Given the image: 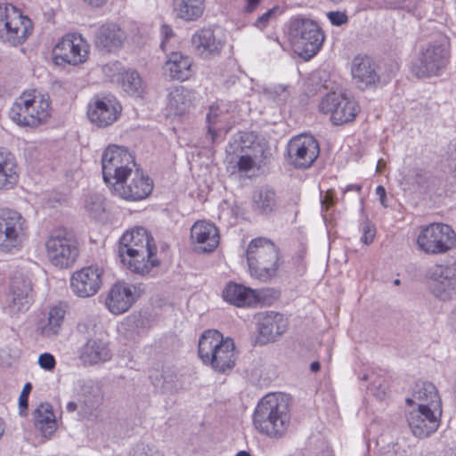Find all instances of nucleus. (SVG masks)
Here are the masks:
<instances>
[{"label":"nucleus","instance_id":"f8f14e48","mask_svg":"<svg viewBox=\"0 0 456 456\" xmlns=\"http://www.w3.org/2000/svg\"><path fill=\"white\" fill-rule=\"evenodd\" d=\"M319 108L322 113L330 114V121L336 126L353 121L359 111V106L354 99L336 92L327 94L322 99Z\"/></svg>","mask_w":456,"mask_h":456},{"label":"nucleus","instance_id":"0e129e2a","mask_svg":"<svg viewBox=\"0 0 456 456\" xmlns=\"http://www.w3.org/2000/svg\"><path fill=\"white\" fill-rule=\"evenodd\" d=\"M4 432V426L2 419H0V438L2 437L3 434Z\"/></svg>","mask_w":456,"mask_h":456},{"label":"nucleus","instance_id":"ea45409f","mask_svg":"<svg viewBox=\"0 0 456 456\" xmlns=\"http://www.w3.org/2000/svg\"><path fill=\"white\" fill-rule=\"evenodd\" d=\"M121 83L123 89L129 94L141 96L144 92V83L134 70H127L122 74Z\"/></svg>","mask_w":456,"mask_h":456},{"label":"nucleus","instance_id":"6ab92c4d","mask_svg":"<svg viewBox=\"0 0 456 456\" xmlns=\"http://www.w3.org/2000/svg\"><path fill=\"white\" fill-rule=\"evenodd\" d=\"M140 290L135 285L124 281L113 284L106 298V306L114 314H123L136 302Z\"/></svg>","mask_w":456,"mask_h":456},{"label":"nucleus","instance_id":"13d9d810","mask_svg":"<svg viewBox=\"0 0 456 456\" xmlns=\"http://www.w3.org/2000/svg\"><path fill=\"white\" fill-rule=\"evenodd\" d=\"M261 0H248L247 11L252 12Z\"/></svg>","mask_w":456,"mask_h":456},{"label":"nucleus","instance_id":"69168bd1","mask_svg":"<svg viewBox=\"0 0 456 456\" xmlns=\"http://www.w3.org/2000/svg\"><path fill=\"white\" fill-rule=\"evenodd\" d=\"M236 456H250V454L248 452L240 451L236 454Z\"/></svg>","mask_w":456,"mask_h":456},{"label":"nucleus","instance_id":"49530a36","mask_svg":"<svg viewBox=\"0 0 456 456\" xmlns=\"http://www.w3.org/2000/svg\"><path fill=\"white\" fill-rule=\"evenodd\" d=\"M327 17L329 18L330 23L335 26H341L347 22L348 17L344 12H329L327 13Z\"/></svg>","mask_w":456,"mask_h":456},{"label":"nucleus","instance_id":"603ef678","mask_svg":"<svg viewBox=\"0 0 456 456\" xmlns=\"http://www.w3.org/2000/svg\"><path fill=\"white\" fill-rule=\"evenodd\" d=\"M446 155L449 167L456 170V142L448 145Z\"/></svg>","mask_w":456,"mask_h":456},{"label":"nucleus","instance_id":"de8ad7c7","mask_svg":"<svg viewBox=\"0 0 456 456\" xmlns=\"http://www.w3.org/2000/svg\"><path fill=\"white\" fill-rule=\"evenodd\" d=\"M30 100H32L31 106H30L31 107V110H30L31 114L35 115L37 113V110H38L37 106L43 101H45L48 103L49 110H51L50 98L48 95H44L41 94H36L34 93H30Z\"/></svg>","mask_w":456,"mask_h":456},{"label":"nucleus","instance_id":"cd10ccee","mask_svg":"<svg viewBox=\"0 0 456 456\" xmlns=\"http://www.w3.org/2000/svg\"><path fill=\"white\" fill-rule=\"evenodd\" d=\"M406 403L411 404H422L426 407H430L434 410L440 409V399L436 387L429 382L416 383L413 387L412 397L406 399Z\"/></svg>","mask_w":456,"mask_h":456},{"label":"nucleus","instance_id":"338daca9","mask_svg":"<svg viewBox=\"0 0 456 456\" xmlns=\"http://www.w3.org/2000/svg\"><path fill=\"white\" fill-rule=\"evenodd\" d=\"M323 455L324 456H333V453L331 451L326 450L325 452H323Z\"/></svg>","mask_w":456,"mask_h":456},{"label":"nucleus","instance_id":"bf43d9fd","mask_svg":"<svg viewBox=\"0 0 456 456\" xmlns=\"http://www.w3.org/2000/svg\"><path fill=\"white\" fill-rule=\"evenodd\" d=\"M361 185L359 184H349L346 186V188L345 189V191L344 192H347V191H361Z\"/></svg>","mask_w":456,"mask_h":456},{"label":"nucleus","instance_id":"09e8293b","mask_svg":"<svg viewBox=\"0 0 456 456\" xmlns=\"http://www.w3.org/2000/svg\"><path fill=\"white\" fill-rule=\"evenodd\" d=\"M238 169L241 172H247L251 170L255 166L253 159L248 155L241 156L237 163Z\"/></svg>","mask_w":456,"mask_h":456},{"label":"nucleus","instance_id":"3c124183","mask_svg":"<svg viewBox=\"0 0 456 456\" xmlns=\"http://www.w3.org/2000/svg\"><path fill=\"white\" fill-rule=\"evenodd\" d=\"M32 390V385L30 383H26L23 387V389L20 393V398H19V404L20 408L27 409L28 408V395Z\"/></svg>","mask_w":456,"mask_h":456},{"label":"nucleus","instance_id":"c85d7f7f","mask_svg":"<svg viewBox=\"0 0 456 456\" xmlns=\"http://www.w3.org/2000/svg\"><path fill=\"white\" fill-rule=\"evenodd\" d=\"M18 179V166L13 155L0 148V191L12 189Z\"/></svg>","mask_w":456,"mask_h":456},{"label":"nucleus","instance_id":"a211bd4d","mask_svg":"<svg viewBox=\"0 0 456 456\" xmlns=\"http://www.w3.org/2000/svg\"><path fill=\"white\" fill-rule=\"evenodd\" d=\"M430 407L419 404L417 410L407 414V422L412 434L419 438H424L433 434L439 427L441 410L438 415Z\"/></svg>","mask_w":456,"mask_h":456},{"label":"nucleus","instance_id":"e2e57ef3","mask_svg":"<svg viewBox=\"0 0 456 456\" xmlns=\"http://www.w3.org/2000/svg\"><path fill=\"white\" fill-rule=\"evenodd\" d=\"M77 409V405L75 402H69L68 404H67V410L69 412H73L75 411Z\"/></svg>","mask_w":456,"mask_h":456},{"label":"nucleus","instance_id":"e433bc0d","mask_svg":"<svg viewBox=\"0 0 456 456\" xmlns=\"http://www.w3.org/2000/svg\"><path fill=\"white\" fill-rule=\"evenodd\" d=\"M204 0H174L176 16L186 21L199 19L204 12Z\"/></svg>","mask_w":456,"mask_h":456},{"label":"nucleus","instance_id":"1a4fd4ad","mask_svg":"<svg viewBox=\"0 0 456 456\" xmlns=\"http://www.w3.org/2000/svg\"><path fill=\"white\" fill-rule=\"evenodd\" d=\"M102 167L104 182L112 184L114 189L118 183L128 180L135 167V162L126 149L110 146L102 154Z\"/></svg>","mask_w":456,"mask_h":456},{"label":"nucleus","instance_id":"5701e85b","mask_svg":"<svg viewBox=\"0 0 456 456\" xmlns=\"http://www.w3.org/2000/svg\"><path fill=\"white\" fill-rule=\"evenodd\" d=\"M353 79L361 90L375 86L379 80L378 65L367 55H357L352 62Z\"/></svg>","mask_w":456,"mask_h":456},{"label":"nucleus","instance_id":"20e7f679","mask_svg":"<svg viewBox=\"0 0 456 456\" xmlns=\"http://www.w3.org/2000/svg\"><path fill=\"white\" fill-rule=\"evenodd\" d=\"M246 256L251 276L262 281L276 276L280 267L279 251L272 241L265 238L252 240Z\"/></svg>","mask_w":456,"mask_h":456},{"label":"nucleus","instance_id":"9d476101","mask_svg":"<svg viewBox=\"0 0 456 456\" xmlns=\"http://www.w3.org/2000/svg\"><path fill=\"white\" fill-rule=\"evenodd\" d=\"M32 31L31 20L11 4H0V38L12 45L22 44Z\"/></svg>","mask_w":456,"mask_h":456},{"label":"nucleus","instance_id":"a878e982","mask_svg":"<svg viewBox=\"0 0 456 456\" xmlns=\"http://www.w3.org/2000/svg\"><path fill=\"white\" fill-rule=\"evenodd\" d=\"M191 238L194 243L200 244L204 252L213 251L219 243L218 230L214 224L198 221L191 229Z\"/></svg>","mask_w":456,"mask_h":456},{"label":"nucleus","instance_id":"864d4df0","mask_svg":"<svg viewBox=\"0 0 456 456\" xmlns=\"http://www.w3.org/2000/svg\"><path fill=\"white\" fill-rule=\"evenodd\" d=\"M274 13V10H268L265 13H263L256 20V26L259 28H263L266 26L268 23L271 16Z\"/></svg>","mask_w":456,"mask_h":456},{"label":"nucleus","instance_id":"412c9836","mask_svg":"<svg viewBox=\"0 0 456 456\" xmlns=\"http://www.w3.org/2000/svg\"><path fill=\"white\" fill-rule=\"evenodd\" d=\"M131 176L128 183H118L114 191L126 200L137 201L147 198L153 189L152 181L137 168L133 170Z\"/></svg>","mask_w":456,"mask_h":456},{"label":"nucleus","instance_id":"dca6fc26","mask_svg":"<svg viewBox=\"0 0 456 456\" xmlns=\"http://www.w3.org/2000/svg\"><path fill=\"white\" fill-rule=\"evenodd\" d=\"M103 270L97 265H90L75 272L70 278V289L79 297L94 296L102 284Z\"/></svg>","mask_w":456,"mask_h":456},{"label":"nucleus","instance_id":"774afa93","mask_svg":"<svg viewBox=\"0 0 456 456\" xmlns=\"http://www.w3.org/2000/svg\"><path fill=\"white\" fill-rule=\"evenodd\" d=\"M395 284H399V280H395Z\"/></svg>","mask_w":456,"mask_h":456},{"label":"nucleus","instance_id":"aec40b11","mask_svg":"<svg viewBox=\"0 0 456 456\" xmlns=\"http://www.w3.org/2000/svg\"><path fill=\"white\" fill-rule=\"evenodd\" d=\"M88 48L81 36L67 35L56 45L55 58L71 65H77L86 61Z\"/></svg>","mask_w":456,"mask_h":456},{"label":"nucleus","instance_id":"72a5a7b5","mask_svg":"<svg viewBox=\"0 0 456 456\" xmlns=\"http://www.w3.org/2000/svg\"><path fill=\"white\" fill-rule=\"evenodd\" d=\"M66 311L62 306L55 305L48 312L45 320L40 321L37 330L41 336L46 338L56 337L61 329Z\"/></svg>","mask_w":456,"mask_h":456},{"label":"nucleus","instance_id":"0eeeda50","mask_svg":"<svg viewBox=\"0 0 456 456\" xmlns=\"http://www.w3.org/2000/svg\"><path fill=\"white\" fill-rule=\"evenodd\" d=\"M45 248L49 262L61 269L73 266L79 256L78 241L75 234L66 229L51 232Z\"/></svg>","mask_w":456,"mask_h":456},{"label":"nucleus","instance_id":"6e6d98bb","mask_svg":"<svg viewBox=\"0 0 456 456\" xmlns=\"http://www.w3.org/2000/svg\"><path fill=\"white\" fill-rule=\"evenodd\" d=\"M161 33L164 36L165 40H167L169 37H173V30L167 25H163L161 27Z\"/></svg>","mask_w":456,"mask_h":456},{"label":"nucleus","instance_id":"2eb2a0df","mask_svg":"<svg viewBox=\"0 0 456 456\" xmlns=\"http://www.w3.org/2000/svg\"><path fill=\"white\" fill-rule=\"evenodd\" d=\"M30 93H24L13 102L9 117L16 124L22 126H37L49 117V105L43 101L37 106V113L31 114Z\"/></svg>","mask_w":456,"mask_h":456},{"label":"nucleus","instance_id":"c9c22d12","mask_svg":"<svg viewBox=\"0 0 456 456\" xmlns=\"http://www.w3.org/2000/svg\"><path fill=\"white\" fill-rule=\"evenodd\" d=\"M276 207V193L268 187L263 186L253 192L252 209L260 215L273 212Z\"/></svg>","mask_w":456,"mask_h":456},{"label":"nucleus","instance_id":"4d7b16f0","mask_svg":"<svg viewBox=\"0 0 456 456\" xmlns=\"http://www.w3.org/2000/svg\"><path fill=\"white\" fill-rule=\"evenodd\" d=\"M108 0H84L86 4L93 7L102 6Z\"/></svg>","mask_w":456,"mask_h":456},{"label":"nucleus","instance_id":"ddd939ff","mask_svg":"<svg viewBox=\"0 0 456 456\" xmlns=\"http://www.w3.org/2000/svg\"><path fill=\"white\" fill-rule=\"evenodd\" d=\"M426 276L436 297L442 301L456 297V263L434 265L428 270Z\"/></svg>","mask_w":456,"mask_h":456},{"label":"nucleus","instance_id":"a19ab883","mask_svg":"<svg viewBox=\"0 0 456 456\" xmlns=\"http://www.w3.org/2000/svg\"><path fill=\"white\" fill-rule=\"evenodd\" d=\"M265 92L270 99L278 104L285 103L290 99V92L288 86L274 85L265 88Z\"/></svg>","mask_w":456,"mask_h":456},{"label":"nucleus","instance_id":"f3484780","mask_svg":"<svg viewBox=\"0 0 456 456\" xmlns=\"http://www.w3.org/2000/svg\"><path fill=\"white\" fill-rule=\"evenodd\" d=\"M120 112L121 106L114 97H95L89 103L87 116L95 126L106 127L118 119Z\"/></svg>","mask_w":456,"mask_h":456},{"label":"nucleus","instance_id":"4be33fe9","mask_svg":"<svg viewBox=\"0 0 456 456\" xmlns=\"http://www.w3.org/2000/svg\"><path fill=\"white\" fill-rule=\"evenodd\" d=\"M32 283L23 274H14L10 283L9 307L13 312L27 311L32 302Z\"/></svg>","mask_w":456,"mask_h":456},{"label":"nucleus","instance_id":"f257e3e1","mask_svg":"<svg viewBox=\"0 0 456 456\" xmlns=\"http://www.w3.org/2000/svg\"><path fill=\"white\" fill-rule=\"evenodd\" d=\"M146 229L137 227L125 232L119 240L118 256L132 273L145 275L159 265L157 248Z\"/></svg>","mask_w":456,"mask_h":456},{"label":"nucleus","instance_id":"052dcab7","mask_svg":"<svg viewBox=\"0 0 456 456\" xmlns=\"http://www.w3.org/2000/svg\"><path fill=\"white\" fill-rule=\"evenodd\" d=\"M386 162L383 159H379L377 164L376 170L378 173H381L385 168Z\"/></svg>","mask_w":456,"mask_h":456},{"label":"nucleus","instance_id":"9b49d317","mask_svg":"<svg viewBox=\"0 0 456 456\" xmlns=\"http://www.w3.org/2000/svg\"><path fill=\"white\" fill-rule=\"evenodd\" d=\"M417 245L427 254H444L455 247L456 233L448 224L434 223L421 229Z\"/></svg>","mask_w":456,"mask_h":456},{"label":"nucleus","instance_id":"39448f33","mask_svg":"<svg viewBox=\"0 0 456 456\" xmlns=\"http://www.w3.org/2000/svg\"><path fill=\"white\" fill-rule=\"evenodd\" d=\"M450 58L448 38L441 37L423 46L411 64L412 74L419 77L437 76L445 69Z\"/></svg>","mask_w":456,"mask_h":456},{"label":"nucleus","instance_id":"5fc2aeb1","mask_svg":"<svg viewBox=\"0 0 456 456\" xmlns=\"http://www.w3.org/2000/svg\"><path fill=\"white\" fill-rule=\"evenodd\" d=\"M376 194L379 197V202L380 204L387 208V205L386 203V199H387V194H386V190L383 186L381 185H379L377 188H376Z\"/></svg>","mask_w":456,"mask_h":456},{"label":"nucleus","instance_id":"79ce46f5","mask_svg":"<svg viewBox=\"0 0 456 456\" xmlns=\"http://www.w3.org/2000/svg\"><path fill=\"white\" fill-rule=\"evenodd\" d=\"M385 7L389 9H404L407 8L409 12H412L418 18H421L424 15V12L422 10V2L419 1L418 4L413 7H409L405 4L404 2H400L398 0H389L385 1Z\"/></svg>","mask_w":456,"mask_h":456},{"label":"nucleus","instance_id":"393cba45","mask_svg":"<svg viewBox=\"0 0 456 456\" xmlns=\"http://www.w3.org/2000/svg\"><path fill=\"white\" fill-rule=\"evenodd\" d=\"M126 33L116 23L102 25L95 34V45L108 53L119 49L126 40Z\"/></svg>","mask_w":456,"mask_h":456},{"label":"nucleus","instance_id":"4c0bfd02","mask_svg":"<svg viewBox=\"0 0 456 456\" xmlns=\"http://www.w3.org/2000/svg\"><path fill=\"white\" fill-rule=\"evenodd\" d=\"M152 385L157 393L163 395H173L179 390L177 377L171 370L157 371L151 376Z\"/></svg>","mask_w":456,"mask_h":456},{"label":"nucleus","instance_id":"7ed1b4c3","mask_svg":"<svg viewBox=\"0 0 456 456\" xmlns=\"http://www.w3.org/2000/svg\"><path fill=\"white\" fill-rule=\"evenodd\" d=\"M234 343L232 339H224L222 334L215 330L203 332L199 340V356L202 362L217 372L224 373L235 365Z\"/></svg>","mask_w":456,"mask_h":456},{"label":"nucleus","instance_id":"a18cd8bd","mask_svg":"<svg viewBox=\"0 0 456 456\" xmlns=\"http://www.w3.org/2000/svg\"><path fill=\"white\" fill-rule=\"evenodd\" d=\"M55 359L53 354L49 353H44L38 357V364L45 370H53L55 367Z\"/></svg>","mask_w":456,"mask_h":456},{"label":"nucleus","instance_id":"f03ea898","mask_svg":"<svg viewBox=\"0 0 456 456\" xmlns=\"http://www.w3.org/2000/svg\"><path fill=\"white\" fill-rule=\"evenodd\" d=\"M290 424L289 398L282 394H268L257 403L253 414V425L262 435L280 439Z\"/></svg>","mask_w":456,"mask_h":456},{"label":"nucleus","instance_id":"b1692460","mask_svg":"<svg viewBox=\"0 0 456 456\" xmlns=\"http://www.w3.org/2000/svg\"><path fill=\"white\" fill-rule=\"evenodd\" d=\"M191 45L195 53L203 59L219 55L224 47L222 39L209 28L197 31L191 37Z\"/></svg>","mask_w":456,"mask_h":456},{"label":"nucleus","instance_id":"bb28decb","mask_svg":"<svg viewBox=\"0 0 456 456\" xmlns=\"http://www.w3.org/2000/svg\"><path fill=\"white\" fill-rule=\"evenodd\" d=\"M192 60L188 55L179 52H173L167 56L163 69L165 75L171 79L186 80L191 77Z\"/></svg>","mask_w":456,"mask_h":456},{"label":"nucleus","instance_id":"c03bdc74","mask_svg":"<svg viewBox=\"0 0 456 456\" xmlns=\"http://www.w3.org/2000/svg\"><path fill=\"white\" fill-rule=\"evenodd\" d=\"M131 456H163L159 451L153 450L145 444H137L134 447Z\"/></svg>","mask_w":456,"mask_h":456},{"label":"nucleus","instance_id":"c756f323","mask_svg":"<svg viewBox=\"0 0 456 456\" xmlns=\"http://www.w3.org/2000/svg\"><path fill=\"white\" fill-rule=\"evenodd\" d=\"M34 425L45 438L52 437L57 429V421L50 403H41L35 410Z\"/></svg>","mask_w":456,"mask_h":456},{"label":"nucleus","instance_id":"6e6552de","mask_svg":"<svg viewBox=\"0 0 456 456\" xmlns=\"http://www.w3.org/2000/svg\"><path fill=\"white\" fill-rule=\"evenodd\" d=\"M28 237L26 219L12 209L0 210V250L4 253L19 251Z\"/></svg>","mask_w":456,"mask_h":456},{"label":"nucleus","instance_id":"58836bf2","mask_svg":"<svg viewBox=\"0 0 456 456\" xmlns=\"http://www.w3.org/2000/svg\"><path fill=\"white\" fill-rule=\"evenodd\" d=\"M228 112L224 107L211 105L207 113L208 134H210L212 142L215 141L217 133L225 128L228 121Z\"/></svg>","mask_w":456,"mask_h":456},{"label":"nucleus","instance_id":"37998d69","mask_svg":"<svg viewBox=\"0 0 456 456\" xmlns=\"http://www.w3.org/2000/svg\"><path fill=\"white\" fill-rule=\"evenodd\" d=\"M361 230L362 232V236L361 238V240L365 245H370V243H372V241L375 238V234H376L375 226L372 224H370L369 221H364L361 224Z\"/></svg>","mask_w":456,"mask_h":456},{"label":"nucleus","instance_id":"680f3d73","mask_svg":"<svg viewBox=\"0 0 456 456\" xmlns=\"http://www.w3.org/2000/svg\"><path fill=\"white\" fill-rule=\"evenodd\" d=\"M321 368L319 362H314L310 365V370L312 372H317Z\"/></svg>","mask_w":456,"mask_h":456},{"label":"nucleus","instance_id":"2f4dec72","mask_svg":"<svg viewBox=\"0 0 456 456\" xmlns=\"http://www.w3.org/2000/svg\"><path fill=\"white\" fill-rule=\"evenodd\" d=\"M195 94L183 86L173 88L168 94L167 109L170 113L180 116L185 114L192 105Z\"/></svg>","mask_w":456,"mask_h":456},{"label":"nucleus","instance_id":"8fccbe9b","mask_svg":"<svg viewBox=\"0 0 456 456\" xmlns=\"http://www.w3.org/2000/svg\"><path fill=\"white\" fill-rule=\"evenodd\" d=\"M322 204V215L325 222L328 221L326 211H328L329 208L334 205V200L330 191H327V193L321 199Z\"/></svg>","mask_w":456,"mask_h":456},{"label":"nucleus","instance_id":"423d86ee","mask_svg":"<svg viewBox=\"0 0 456 456\" xmlns=\"http://www.w3.org/2000/svg\"><path fill=\"white\" fill-rule=\"evenodd\" d=\"M289 36L294 52L305 61L320 51L324 41V34L319 25L305 18L292 20Z\"/></svg>","mask_w":456,"mask_h":456},{"label":"nucleus","instance_id":"473e14b6","mask_svg":"<svg viewBox=\"0 0 456 456\" xmlns=\"http://www.w3.org/2000/svg\"><path fill=\"white\" fill-rule=\"evenodd\" d=\"M223 297L225 301L237 306L251 305L257 301L253 289L233 282L226 285L223 291Z\"/></svg>","mask_w":456,"mask_h":456},{"label":"nucleus","instance_id":"7c9ffc66","mask_svg":"<svg viewBox=\"0 0 456 456\" xmlns=\"http://www.w3.org/2000/svg\"><path fill=\"white\" fill-rule=\"evenodd\" d=\"M258 330L265 342L273 341L285 330L282 315L274 312L266 313L258 322Z\"/></svg>","mask_w":456,"mask_h":456},{"label":"nucleus","instance_id":"f704fd0d","mask_svg":"<svg viewBox=\"0 0 456 456\" xmlns=\"http://www.w3.org/2000/svg\"><path fill=\"white\" fill-rule=\"evenodd\" d=\"M110 358L108 344L101 339H89L83 346L81 359L89 364L106 362Z\"/></svg>","mask_w":456,"mask_h":456},{"label":"nucleus","instance_id":"4468645a","mask_svg":"<svg viewBox=\"0 0 456 456\" xmlns=\"http://www.w3.org/2000/svg\"><path fill=\"white\" fill-rule=\"evenodd\" d=\"M287 152L296 168H308L319 156V143L312 135L300 134L289 141Z\"/></svg>","mask_w":456,"mask_h":456}]
</instances>
